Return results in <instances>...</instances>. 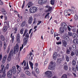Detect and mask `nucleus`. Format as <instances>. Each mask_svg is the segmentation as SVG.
<instances>
[{
  "mask_svg": "<svg viewBox=\"0 0 78 78\" xmlns=\"http://www.w3.org/2000/svg\"><path fill=\"white\" fill-rule=\"evenodd\" d=\"M16 73V69H11L9 70L7 73V77L9 78H11L12 77V73L14 75Z\"/></svg>",
  "mask_w": 78,
  "mask_h": 78,
  "instance_id": "1",
  "label": "nucleus"
},
{
  "mask_svg": "<svg viewBox=\"0 0 78 78\" xmlns=\"http://www.w3.org/2000/svg\"><path fill=\"white\" fill-rule=\"evenodd\" d=\"M56 66V62L52 61L50 63V64H49L48 69H55Z\"/></svg>",
  "mask_w": 78,
  "mask_h": 78,
  "instance_id": "2",
  "label": "nucleus"
},
{
  "mask_svg": "<svg viewBox=\"0 0 78 78\" xmlns=\"http://www.w3.org/2000/svg\"><path fill=\"white\" fill-rule=\"evenodd\" d=\"M46 77L47 78H51L52 76V73L50 71H48L45 73Z\"/></svg>",
  "mask_w": 78,
  "mask_h": 78,
  "instance_id": "3",
  "label": "nucleus"
},
{
  "mask_svg": "<svg viewBox=\"0 0 78 78\" xmlns=\"http://www.w3.org/2000/svg\"><path fill=\"white\" fill-rule=\"evenodd\" d=\"M19 43H17L16 44V46H15L14 47L13 52L14 54H16V51L17 52L19 51Z\"/></svg>",
  "mask_w": 78,
  "mask_h": 78,
  "instance_id": "4",
  "label": "nucleus"
},
{
  "mask_svg": "<svg viewBox=\"0 0 78 78\" xmlns=\"http://www.w3.org/2000/svg\"><path fill=\"white\" fill-rule=\"evenodd\" d=\"M37 9V7H32L30 8L29 9V11L31 13H34V12H36Z\"/></svg>",
  "mask_w": 78,
  "mask_h": 78,
  "instance_id": "5",
  "label": "nucleus"
},
{
  "mask_svg": "<svg viewBox=\"0 0 78 78\" xmlns=\"http://www.w3.org/2000/svg\"><path fill=\"white\" fill-rule=\"evenodd\" d=\"M62 27L64 28L65 29H67L68 27H67V25L66 24V23H62L61 24Z\"/></svg>",
  "mask_w": 78,
  "mask_h": 78,
  "instance_id": "6",
  "label": "nucleus"
},
{
  "mask_svg": "<svg viewBox=\"0 0 78 78\" xmlns=\"http://www.w3.org/2000/svg\"><path fill=\"white\" fill-rule=\"evenodd\" d=\"M28 39H29V38H28L27 37H24V39H23V43H24V45H26L27 44V41Z\"/></svg>",
  "mask_w": 78,
  "mask_h": 78,
  "instance_id": "7",
  "label": "nucleus"
},
{
  "mask_svg": "<svg viewBox=\"0 0 78 78\" xmlns=\"http://www.w3.org/2000/svg\"><path fill=\"white\" fill-rule=\"evenodd\" d=\"M45 8H48V9L46 10L45 12H49L51 11V9H52V7H50L49 6L47 5L45 7Z\"/></svg>",
  "mask_w": 78,
  "mask_h": 78,
  "instance_id": "8",
  "label": "nucleus"
},
{
  "mask_svg": "<svg viewBox=\"0 0 78 78\" xmlns=\"http://www.w3.org/2000/svg\"><path fill=\"white\" fill-rule=\"evenodd\" d=\"M20 35L19 34H18L16 36V42L17 43H19L20 42Z\"/></svg>",
  "mask_w": 78,
  "mask_h": 78,
  "instance_id": "9",
  "label": "nucleus"
},
{
  "mask_svg": "<svg viewBox=\"0 0 78 78\" xmlns=\"http://www.w3.org/2000/svg\"><path fill=\"white\" fill-rule=\"evenodd\" d=\"M59 32L60 34H62V33H64V28L63 27H61L60 28Z\"/></svg>",
  "mask_w": 78,
  "mask_h": 78,
  "instance_id": "10",
  "label": "nucleus"
},
{
  "mask_svg": "<svg viewBox=\"0 0 78 78\" xmlns=\"http://www.w3.org/2000/svg\"><path fill=\"white\" fill-rule=\"evenodd\" d=\"M33 17H32V16L30 17L29 20H28V23L29 24H31V23H32V22H33Z\"/></svg>",
  "mask_w": 78,
  "mask_h": 78,
  "instance_id": "11",
  "label": "nucleus"
},
{
  "mask_svg": "<svg viewBox=\"0 0 78 78\" xmlns=\"http://www.w3.org/2000/svg\"><path fill=\"white\" fill-rule=\"evenodd\" d=\"M14 55V50L13 49H11L10 53H9V56H13V55Z\"/></svg>",
  "mask_w": 78,
  "mask_h": 78,
  "instance_id": "12",
  "label": "nucleus"
},
{
  "mask_svg": "<svg viewBox=\"0 0 78 78\" xmlns=\"http://www.w3.org/2000/svg\"><path fill=\"white\" fill-rule=\"evenodd\" d=\"M13 35V33H12L11 34L10 37L12 38V43H14V35Z\"/></svg>",
  "mask_w": 78,
  "mask_h": 78,
  "instance_id": "13",
  "label": "nucleus"
},
{
  "mask_svg": "<svg viewBox=\"0 0 78 78\" xmlns=\"http://www.w3.org/2000/svg\"><path fill=\"white\" fill-rule=\"evenodd\" d=\"M62 43L64 47H66V45H67V42H66V41L63 40L62 41Z\"/></svg>",
  "mask_w": 78,
  "mask_h": 78,
  "instance_id": "14",
  "label": "nucleus"
},
{
  "mask_svg": "<svg viewBox=\"0 0 78 78\" xmlns=\"http://www.w3.org/2000/svg\"><path fill=\"white\" fill-rule=\"evenodd\" d=\"M3 48H4V50H5L6 49V47L7 46L6 45V43L5 41H4L3 43Z\"/></svg>",
  "mask_w": 78,
  "mask_h": 78,
  "instance_id": "15",
  "label": "nucleus"
},
{
  "mask_svg": "<svg viewBox=\"0 0 78 78\" xmlns=\"http://www.w3.org/2000/svg\"><path fill=\"white\" fill-rule=\"evenodd\" d=\"M27 32H28V30H27V29H26L24 31V33L23 35V37H24V36L25 37L26 36L27 34H28V33H27Z\"/></svg>",
  "mask_w": 78,
  "mask_h": 78,
  "instance_id": "16",
  "label": "nucleus"
},
{
  "mask_svg": "<svg viewBox=\"0 0 78 78\" xmlns=\"http://www.w3.org/2000/svg\"><path fill=\"white\" fill-rule=\"evenodd\" d=\"M27 32H28V30H27V29H26L24 31V33L23 35V37H24V36L25 37L26 36L27 34H28V33H27Z\"/></svg>",
  "mask_w": 78,
  "mask_h": 78,
  "instance_id": "17",
  "label": "nucleus"
},
{
  "mask_svg": "<svg viewBox=\"0 0 78 78\" xmlns=\"http://www.w3.org/2000/svg\"><path fill=\"white\" fill-rule=\"evenodd\" d=\"M62 58H58L57 60V63H61V62H62Z\"/></svg>",
  "mask_w": 78,
  "mask_h": 78,
  "instance_id": "18",
  "label": "nucleus"
},
{
  "mask_svg": "<svg viewBox=\"0 0 78 78\" xmlns=\"http://www.w3.org/2000/svg\"><path fill=\"white\" fill-rule=\"evenodd\" d=\"M27 24V23L26 22V21H24L22 22L21 24V27H24L25 25Z\"/></svg>",
  "mask_w": 78,
  "mask_h": 78,
  "instance_id": "19",
  "label": "nucleus"
},
{
  "mask_svg": "<svg viewBox=\"0 0 78 78\" xmlns=\"http://www.w3.org/2000/svg\"><path fill=\"white\" fill-rule=\"evenodd\" d=\"M73 43L74 44H78V40L76 39L74 40L73 41Z\"/></svg>",
  "mask_w": 78,
  "mask_h": 78,
  "instance_id": "20",
  "label": "nucleus"
},
{
  "mask_svg": "<svg viewBox=\"0 0 78 78\" xmlns=\"http://www.w3.org/2000/svg\"><path fill=\"white\" fill-rule=\"evenodd\" d=\"M76 48V46L75 44H73L72 47V49H73V50H75Z\"/></svg>",
  "mask_w": 78,
  "mask_h": 78,
  "instance_id": "21",
  "label": "nucleus"
},
{
  "mask_svg": "<svg viewBox=\"0 0 78 78\" xmlns=\"http://www.w3.org/2000/svg\"><path fill=\"white\" fill-rule=\"evenodd\" d=\"M65 58L67 62H69V57L68 55H65Z\"/></svg>",
  "mask_w": 78,
  "mask_h": 78,
  "instance_id": "22",
  "label": "nucleus"
},
{
  "mask_svg": "<svg viewBox=\"0 0 78 78\" xmlns=\"http://www.w3.org/2000/svg\"><path fill=\"white\" fill-rule=\"evenodd\" d=\"M64 66V69H68V66H67V63H65L63 64Z\"/></svg>",
  "mask_w": 78,
  "mask_h": 78,
  "instance_id": "23",
  "label": "nucleus"
},
{
  "mask_svg": "<svg viewBox=\"0 0 78 78\" xmlns=\"http://www.w3.org/2000/svg\"><path fill=\"white\" fill-rule=\"evenodd\" d=\"M7 30V27L6 26H4L3 28V31L4 32H5Z\"/></svg>",
  "mask_w": 78,
  "mask_h": 78,
  "instance_id": "24",
  "label": "nucleus"
},
{
  "mask_svg": "<svg viewBox=\"0 0 78 78\" xmlns=\"http://www.w3.org/2000/svg\"><path fill=\"white\" fill-rule=\"evenodd\" d=\"M9 21H5L4 22V24L5 25H7L8 27H9Z\"/></svg>",
  "mask_w": 78,
  "mask_h": 78,
  "instance_id": "25",
  "label": "nucleus"
},
{
  "mask_svg": "<svg viewBox=\"0 0 78 78\" xmlns=\"http://www.w3.org/2000/svg\"><path fill=\"white\" fill-rule=\"evenodd\" d=\"M11 56L9 55L7 58V60L8 61H9V62H10L11 61Z\"/></svg>",
  "mask_w": 78,
  "mask_h": 78,
  "instance_id": "26",
  "label": "nucleus"
},
{
  "mask_svg": "<svg viewBox=\"0 0 78 78\" xmlns=\"http://www.w3.org/2000/svg\"><path fill=\"white\" fill-rule=\"evenodd\" d=\"M25 73L27 75H28V76H30V72L28 71H25Z\"/></svg>",
  "mask_w": 78,
  "mask_h": 78,
  "instance_id": "27",
  "label": "nucleus"
},
{
  "mask_svg": "<svg viewBox=\"0 0 78 78\" xmlns=\"http://www.w3.org/2000/svg\"><path fill=\"white\" fill-rule=\"evenodd\" d=\"M38 3L40 5H42V4H44V3L42 0H39L38 1Z\"/></svg>",
  "mask_w": 78,
  "mask_h": 78,
  "instance_id": "28",
  "label": "nucleus"
},
{
  "mask_svg": "<svg viewBox=\"0 0 78 78\" xmlns=\"http://www.w3.org/2000/svg\"><path fill=\"white\" fill-rule=\"evenodd\" d=\"M29 64H30V66L31 68V69H33V64L32 62H31V61H29Z\"/></svg>",
  "mask_w": 78,
  "mask_h": 78,
  "instance_id": "29",
  "label": "nucleus"
},
{
  "mask_svg": "<svg viewBox=\"0 0 78 78\" xmlns=\"http://www.w3.org/2000/svg\"><path fill=\"white\" fill-rule=\"evenodd\" d=\"M0 38L2 41H5V38H4L3 36L1 35Z\"/></svg>",
  "mask_w": 78,
  "mask_h": 78,
  "instance_id": "30",
  "label": "nucleus"
},
{
  "mask_svg": "<svg viewBox=\"0 0 78 78\" xmlns=\"http://www.w3.org/2000/svg\"><path fill=\"white\" fill-rule=\"evenodd\" d=\"M74 19L75 20H78V15L77 14L75 15Z\"/></svg>",
  "mask_w": 78,
  "mask_h": 78,
  "instance_id": "31",
  "label": "nucleus"
},
{
  "mask_svg": "<svg viewBox=\"0 0 78 78\" xmlns=\"http://www.w3.org/2000/svg\"><path fill=\"white\" fill-rule=\"evenodd\" d=\"M72 64L73 66H75L76 63V62H75V60H73L72 61Z\"/></svg>",
  "mask_w": 78,
  "mask_h": 78,
  "instance_id": "32",
  "label": "nucleus"
},
{
  "mask_svg": "<svg viewBox=\"0 0 78 78\" xmlns=\"http://www.w3.org/2000/svg\"><path fill=\"white\" fill-rule=\"evenodd\" d=\"M32 75L33 76H35V77H36L37 76L36 74H35V73L34 72V71H32Z\"/></svg>",
  "mask_w": 78,
  "mask_h": 78,
  "instance_id": "33",
  "label": "nucleus"
},
{
  "mask_svg": "<svg viewBox=\"0 0 78 78\" xmlns=\"http://www.w3.org/2000/svg\"><path fill=\"white\" fill-rule=\"evenodd\" d=\"M70 55L71 56H74V55H75V53H74V51H71Z\"/></svg>",
  "mask_w": 78,
  "mask_h": 78,
  "instance_id": "34",
  "label": "nucleus"
},
{
  "mask_svg": "<svg viewBox=\"0 0 78 78\" xmlns=\"http://www.w3.org/2000/svg\"><path fill=\"white\" fill-rule=\"evenodd\" d=\"M5 76H6V74L5 73H3V74H2L1 77L2 78H5Z\"/></svg>",
  "mask_w": 78,
  "mask_h": 78,
  "instance_id": "35",
  "label": "nucleus"
},
{
  "mask_svg": "<svg viewBox=\"0 0 78 78\" xmlns=\"http://www.w3.org/2000/svg\"><path fill=\"white\" fill-rule=\"evenodd\" d=\"M23 30H24V29H21L20 31V33L22 34H23Z\"/></svg>",
  "mask_w": 78,
  "mask_h": 78,
  "instance_id": "36",
  "label": "nucleus"
},
{
  "mask_svg": "<svg viewBox=\"0 0 78 78\" xmlns=\"http://www.w3.org/2000/svg\"><path fill=\"white\" fill-rule=\"evenodd\" d=\"M54 2H55V0H51V4L52 5H54Z\"/></svg>",
  "mask_w": 78,
  "mask_h": 78,
  "instance_id": "37",
  "label": "nucleus"
},
{
  "mask_svg": "<svg viewBox=\"0 0 78 78\" xmlns=\"http://www.w3.org/2000/svg\"><path fill=\"white\" fill-rule=\"evenodd\" d=\"M28 5H30V6H32L33 5V4L31 2H29L28 3Z\"/></svg>",
  "mask_w": 78,
  "mask_h": 78,
  "instance_id": "38",
  "label": "nucleus"
},
{
  "mask_svg": "<svg viewBox=\"0 0 78 78\" xmlns=\"http://www.w3.org/2000/svg\"><path fill=\"white\" fill-rule=\"evenodd\" d=\"M21 76L22 78H25V74L24 73H23L22 74H21Z\"/></svg>",
  "mask_w": 78,
  "mask_h": 78,
  "instance_id": "39",
  "label": "nucleus"
},
{
  "mask_svg": "<svg viewBox=\"0 0 78 78\" xmlns=\"http://www.w3.org/2000/svg\"><path fill=\"white\" fill-rule=\"evenodd\" d=\"M75 53L76 55V56H78V50H76L75 51Z\"/></svg>",
  "mask_w": 78,
  "mask_h": 78,
  "instance_id": "40",
  "label": "nucleus"
},
{
  "mask_svg": "<svg viewBox=\"0 0 78 78\" xmlns=\"http://www.w3.org/2000/svg\"><path fill=\"white\" fill-rule=\"evenodd\" d=\"M67 76L66 74H63L61 78H66L67 77Z\"/></svg>",
  "mask_w": 78,
  "mask_h": 78,
  "instance_id": "41",
  "label": "nucleus"
},
{
  "mask_svg": "<svg viewBox=\"0 0 78 78\" xmlns=\"http://www.w3.org/2000/svg\"><path fill=\"white\" fill-rule=\"evenodd\" d=\"M55 54H54L53 55V58L54 59H56V55H55Z\"/></svg>",
  "mask_w": 78,
  "mask_h": 78,
  "instance_id": "42",
  "label": "nucleus"
},
{
  "mask_svg": "<svg viewBox=\"0 0 78 78\" xmlns=\"http://www.w3.org/2000/svg\"><path fill=\"white\" fill-rule=\"evenodd\" d=\"M22 71V69H19L17 71V73H20V72H21Z\"/></svg>",
  "mask_w": 78,
  "mask_h": 78,
  "instance_id": "43",
  "label": "nucleus"
},
{
  "mask_svg": "<svg viewBox=\"0 0 78 78\" xmlns=\"http://www.w3.org/2000/svg\"><path fill=\"white\" fill-rule=\"evenodd\" d=\"M68 35L69 36H72V33L71 32H68Z\"/></svg>",
  "mask_w": 78,
  "mask_h": 78,
  "instance_id": "44",
  "label": "nucleus"
},
{
  "mask_svg": "<svg viewBox=\"0 0 78 78\" xmlns=\"http://www.w3.org/2000/svg\"><path fill=\"white\" fill-rule=\"evenodd\" d=\"M49 14H50V12H48L45 15V18H46V17H47L48 16V17H50V16H48V15H49Z\"/></svg>",
  "mask_w": 78,
  "mask_h": 78,
  "instance_id": "45",
  "label": "nucleus"
},
{
  "mask_svg": "<svg viewBox=\"0 0 78 78\" xmlns=\"http://www.w3.org/2000/svg\"><path fill=\"white\" fill-rule=\"evenodd\" d=\"M23 44L21 47H20V51H21V50H22V49H23Z\"/></svg>",
  "mask_w": 78,
  "mask_h": 78,
  "instance_id": "46",
  "label": "nucleus"
},
{
  "mask_svg": "<svg viewBox=\"0 0 78 78\" xmlns=\"http://www.w3.org/2000/svg\"><path fill=\"white\" fill-rule=\"evenodd\" d=\"M64 14L65 16H67L68 15V12H67L66 11H65L64 12Z\"/></svg>",
  "mask_w": 78,
  "mask_h": 78,
  "instance_id": "47",
  "label": "nucleus"
},
{
  "mask_svg": "<svg viewBox=\"0 0 78 78\" xmlns=\"http://www.w3.org/2000/svg\"><path fill=\"white\" fill-rule=\"evenodd\" d=\"M2 58L5 60H6V59H7V55H5V56H4Z\"/></svg>",
  "mask_w": 78,
  "mask_h": 78,
  "instance_id": "48",
  "label": "nucleus"
},
{
  "mask_svg": "<svg viewBox=\"0 0 78 78\" xmlns=\"http://www.w3.org/2000/svg\"><path fill=\"white\" fill-rule=\"evenodd\" d=\"M6 60H5V59L2 58V64H4L5 63V62L6 61Z\"/></svg>",
  "mask_w": 78,
  "mask_h": 78,
  "instance_id": "49",
  "label": "nucleus"
},
{
  "mask_svg": "<svg viewBox=\"0 0 78 78\" xmlns=\"http://www.w3.org/2000/svg\"><path fill=\"white\" fill-rule=\"evenodd\" d=\"M61 41H59L58 42H57L56 43L57 45H59V44H61Z\"/></svg>",
  "mask_w": 78,
  "mask_h": 78,
  "instance_id": "50",
  "label": "nucleus"
},
{
  "mask_svg": "<svg viewBox=\"0 0 78 78\" xmlns=\"http://www.w3.org/2000/svg\"><path fill=\"white\" fill-rule=\"evenodd\" d=\"M53 33H54V30L53 29H51V34H53Z\"/></svg>",
  "mask_w": 78,
  "mask_h": 78,
  "instance_id": "51",
  "label": "nucleus"
},
{
  "mask_svg": "<svg viewBox=\"0 0 78 78\" xmlns=\"http://www.w3.org/2000/svg\"><path fill=\"white\" fill-rule=\"evenodd\" d=\"M35 66L36 67L35 68L36 69H37L38 68L37 67L38 66V64L37 63H36L35 64Z\"/></svg>",
  "mask_w": 78,
  "mask_h": 78,
  "instance_id": "52",
  "label": "nucleus"
},
{
  "mask_svg": "<svg viewBox=\"0 0 78 78\" xmlns=\"http://www.w3.org/2000/svg\"><path fill=\"white\" fill-rule=\"evenodd\" d=\"M26 50V48H24L23 51H22L23 53H25Z\"/></svg>",
  "mask_w": 78,
  "mask_h": 78,
  "instance_id": "53",
  "label": "nucleus"
},
{
  "mask_svg": "<svg viewBox=\"0 0 78 78\" xmlns=\"http://www.w3.org/2000/svg\"><path fill=\"white\" fill-rule=\"evenodd\" d=\"M73 36L74 37H76V34L75 33H73Z\"/></svg>",
  "mask_w": 78,
  "mask_h": 78,
  "instance_id": "54",
  "label": "nucleus"
},
{
  "mask_svg": "<svg viewBox=\"0 0 78 78\" xmlns=\"http://www.w3.org/2000/svg\"><path fill=\"white\" fill-rule=\"evenodd\" d=\"M36 72L37 73H38L39 72L38 69H36Z\"/></svg>",
  "mask_w": 78,
  "mask_h": 78,
  "instance_id": "55",
  "label": "nucleus"
},
{
  "mask_svg": "<svg viewBox=\"0 0 78 78\" xmlns=\"http://www.w3.org/2000/svg\"><path fill=\"white\" fill-rule=\"evenodd\" d=\"M66 53L68 54H70V51L68 49L67 50Z\"/></svg>",
  "mask_w": 78,
  "mask_h": 78,
  "instance_id": "56",
  "label": "nucleus"
},
{
  "mask_svg": "<svg viewBox=\"0 0 78 78\" xmlns=\"http://www.w3.org/2000/svg\"><path fill=\"white\" fill-rule=\"evenodd\" d=\"M36 20L35 19H34V21H33V24H35V23H36Z\"/></svg>",
  "mask_w": 78,
  "mask_h": 78,
  "instance_id": "57",
  "label": "nucleus"
},
{
  "mask_svg": "<svg viewBox=\"0 0 78 78\" xmlns=\"http://www.w3.org/2000/svg\"><path fill=\"white\" fill-rule=\"evenodd\" d=\"M38 23H37V25H40V24L41 23L42 21H38Z\"/></svg>",
  "mask_w": 78,
  "mask_h": 78,
  "instance_id": "58",
  "label": "nucleus"
},
{
  "mask_svg": "<svg viewBox=\"0 0 78 78\" xmlns=\"http://www.w3.org/2000/svg\"><path fill=\"white\" fill-rule=\"evenodd\" d=\"M25 1H23V4L22 5V9H23V8L24 7V5H25Z\"/></svg>",
  "mask_w": 78,
  "mask_h": 78,
  "instance_id": "59",
  "label": "nucleus"
},
{
  "mask_svg": "<svg viewBox=\"0 0 78 78\" xmlns=\"http://www.w3.org/2000/svg\"><path fill=\"white\" fill-rule=\"evenodd\" d=\"M3 5V2L1 1V0H0V5Z\"/></svg>",
  "mask_w": 78,
  "mask_h": 78,
  "instance_id": "60",
  "label": "nucleus"
},
{
  "mask_svg": "<svg viewBox=\"0 0 78 78\" xmlns=\"http://www.w3.org/2000/svg\"><path fill=\"white\" fill-rule=\"evenodd\" d=\"M2 59V54H0V61H1V60Z\"/></svg>",
  "mask_w": 78,
  "mask_h": 78,
  "instance_id": "61",
  "label": "nucleus"
},
{
  "mask_svg": "<svg viewBox=\"0 0 78 78\" xmlns=\"http://www.w3.org/2000/svg\"><path fill=\"white\" fill-rule=\"evenodd\" d=\"M25 37H27L29 38V34H27V35H26V36Z\"/></svg>",
  "mask_w": 78,
  "mask_h": 78,
  "instance_id": "62",
  "label": "nucleus"
},
{
  "mask_svg": "<svg viewBox=\"0 0 78 78\" xmlns=\"http://www.w3.org/2000/svg\"><path fill=\"white\" fill-rule=\"evenodd\" d=\"M3 69H1L0 70V73H3Z\"/></svg>",
  "mask_w": 78,
  "mask_h": 78,
  "instance_id": "63",
  "label": "nucleus"
},
{
  "mask_svg": "<svg viewBox=\"0 0 78 78\" xmlns=\"http://www.w3.org/2000/svg\"><path fill=\"white\" fill-rule=\"evenodd\" d=\"M9 68V64H7L6 66V69H8Z\"/></svg>",
  "mask_w": 78,
  "mask_h": 78,
  "instance_id": "64",
  "label": "nucleus"
}]
</instances>
